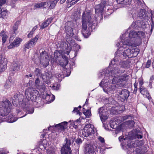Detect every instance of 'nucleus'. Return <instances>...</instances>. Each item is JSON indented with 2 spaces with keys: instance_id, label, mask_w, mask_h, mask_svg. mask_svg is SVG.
<instances>
[{
  "instance_id": "1",
  "label": "nucleus",
  "mask_w": 154,
  "mask_h": 154,
  "mask_svg": "<svg viewBox=\"0 0 154 154\" xmlns=\"http://www.w3.org/2000/svg\"><path fill=\"white\" fill-rule=\"evenodd\" d=\"M127 63H125V65L119 66L114 65L113 67L109 69L110 67L107 69H105L100 72L98 74L99 79L103 78L100 84V86L103 88V90L105 91V88L109 87V85L111 84L112 79L113 78L111 85L107 88L110 91L115 92L116 91L118 87H122L124 85L123 82L127 79L128 75L123 74L120 75L124 73L125 70V68L128 67Z\"/></svg>"
},
{
  "instance_id": "2",
  "label": "nucleus",
  "mask_w": 154,
  "mask_h": 154,
  "mask_svg": "<svg viewBox=\"0 0 154 154\" xmlns=\"http://www.w3.org/2000/svg\"><path fill=\"white\" fill-rule=\"evenodd\" d=\"M121 41L118 42L116 45L118 47L120 46L118 50L116 53V56L110 63L109 66L113 67L114 65H116L118 66H119L125 65V63L128 64V67L125 68L127 69L129 68V65L127 61L123 60V59L127 58L134 57L137 56L140 50L137 48H134L132 47L137 46L140 44V41L138 43H134L128 40V39L123 38V36H120Z\"/></svg>"
},
{
  "instance_id": "3",
  "label": "nucleus",
  "mask_w": 154,
  "mask_h": 154,
  "mask_svg": "<svg viewBox=\"0 0 154 154\" xmlns=\"http://www.w3.org/2000/svg\"><path fill=\"white\" fill-rule=\"evenodd\" d=\"M104 5L101 4L96 5L95 7V15L92 14L90 12H84L82 15V33L85 38H88L91 32L94 30L97 26V15L103 18L104 12Z\"/></svg>"
},
{
  "instance_id": "4",
  "label": "nucleus",
  "mask_w": 154,
  "mask_h": 154,
  "mask_svg": "<svg viewBox=\"0 0 154 154\" xmlns=\"http://www.w3.org/2000/svg\"><path fill=\"white\" fill-rule=\"evenodd\" d=\"M123 38L128 39V40L134 43H138L139 41L141 43V38H144L145 35V33L142 31H139L137 32L134 30L131 31L130 32L128 31L122 35Z\"/></svg>"
},
{
  "instance_id": "5",
  "label": "nucleus",
  "mask_w": 154,
  "mask_h": 154,
  "mask_svg": "<svg viewBox=\"0 0 154 154\" xmlns=\"http://www.w3.org/2000/svg\"><path fill=\"white\" fill-rule=\"evenodd\" d=\"M25 96L28 100L36 102L39 99L38 92L32 88H29L25 91Z\"/></svg>"
},
{
  "instance_id": "6",
  "label": "nucleus",
  "mask_w": 154,
  "mask_h": 154,
  "mask_svg": "<svg viewBox=\"0 0 154 154\" xmlns=\"http://www.w3.org/2000/svg\"><path fill=\"white\" fill-rule=\"evenodd\" d=\"M40 63L44 67H46L49 64L51 56L45 51L42 52L40 54Z\"/></svg>"
},
{
  "instance_id": "7",
  "label": "nucleus",
  "mask_w": 154,
  "mask_h": 154,
  "mask_svg": "<svg viewBox=\"0 0 154 154\" xmlns=\"http://www.w3.org/2000/svg\"><path fill=\"white\" fill-rule=\"evenodd\" d=\"M94 127L93 125L88 124H86L84 127L83 131H82L83 136L85 137H88L89 135L94 133Z\"/></svg>"
},
{
  "instance_id": "8",
  "label": "nucleus",
  "mask_w": 154,
  "mask_h": 154,
  "mask_svg": "<svg viewBox=\"0 0 154 154\" xmlns=\"http://www.w3.org/2000/svg\"><path fill=\"white\" fill-rule=\"evenodd\" d=\"M65 141H66V143L61 148V154H71L72 150L70 147L71 144L70 140L66 138Z\"/></svg>"
},
{
  "instance_id": "9",
  "label": "nucleus",
  "mask_w": 154,
  "mask_h": 154,
  "mask_svg": "<svg viewBox=\"0 0 154 154\" xmlns=\"http://www.w3.org/2000/svg\"><path fill=\"white\" fill-rule=\"evenodd\" d=\"M39 35H36L35 37L31 39L24 45V49L26 50V49H29L34 46L36 42L38 40Z\"/></svg>"
},
{
  "instance_id": "10",
  "label": "nucleus",
  "mask_w": 154,
  "mask_h": 154,
  "mask_svg": "<svg viewBox=\"0 0 154 154\" xmlns=\"http://www.w3.org/2000/svg\"><path fill=\"white\" fill-rule=\"evenodd\" d=\"M98 112L102 122H104L107 119L108 113L105 107L103 106L99 108L98 110Z\"/></svg>"
},
{
  "instance_id": "11",
  "label": "nucleus",
  "mask_w": 154,
  "mask_h": 154,
  "mask_svg": "<svg viewBox=\"0 0 154 154\" xmlns=\"http://www.w3.org/2000/svg\"><path fill=\"white\" fill-rule=\"evenodd\" d=\"M7 60L5 58L4 54L0 55V73L7 68Z\"/></svg>"
},
{
  "instance_id": "12",
  "label": "nucleus",
  "mask_w": 154,
  "mask_h": 154,
  "mask_svg": "<svg viewBox=\"0 0 154 154\" xmlns=\"http://www.w3.org/2000/svg\"><path fill=\"white\" fill-rule=\"evenodd\" d=\"M97 148L94 145L86 144L85 147V154H96L94 150Z\"/></svg>"
},
{
  "instance_id": "13",
  "label": "nucleus",
  "mask_w": 154,
  "mask_h": 154,
  "mask_svg": "<svg viewBox=\"0 0 154 154\" xmlns=\"http://www.w3.org/2000/svg\"><path fill=\"white\" fill-rule=\"evenodd\" d=\"M145 11L144 9H141L139 13L136 11H135L134 13H131L130 16H131L132 18L133 19H136L137 17H142L144 18L145 16Z\"/></svg>"
},
{
  "instance_id": "14",
  "label": "nucleus",
  "mask_w": 154,
  "mask_h": 154,
  "mask_svg": "<svg viewBox=\"0 0 154 154\" xmlns=\"http://www.w3.org/2000/svg\"><path fill=\"white\" fill-rule=\"evenodd\" d=\"M22 67V63L19 61H14L12 64L11 70V71L13 72L14 74V72L19 70L20 68Z\"/></svg>"
},
{
  "instance_id": "15",
  "label": "nucleus",
  "mask_w": 154,
  "mask_h": 154,
  "mask_svg": "<svg viewBox=\"0 0 154 154\" xmlns=\"http://www.w3.org/2000/svg\"><path fill=\"white\" fill-rule=\"evenodd\" d=\"M72 24V22H68L65 26V29L66 32L67 34L70 36H72L74 35L73 32Z\"/></svg>"
},
{
  "instance_id": "16",
  "label": "nucleus",
  "mask_w": 154,
  "mask_h": 154,
  "mask_svg": "<svg viewBox=\"0 0 154 154\" xmlns=\"http://www.w3.org/2000/svg\"><path fill=\"white\" fill-rule=\"evenodd\" d=\"M23 96L21 94H16L12 97V103L14 105L17 106L19 102L22 100Z\"/></svg>"
},
{
  "instance_id": "17",
  "label": "nucleus",
  "mask_w": 154,
  "mask_h": 154,
  "mask_svg": "<svg viewBox=\"0 0 154 154\" xmlns=\"http://www.w3.org/2000/svg\"><path fill=\"white\" fill-rule=\"evenodd\" d=\"M119 95L121 98L123 100L127 99L129 96V92L126 89H123L122 90H119L118 91Z\"/></svg>"
},
{
  "instance_id": "18",
  "label": "nucleus",
  "mask_w": 154,
  "mask_h": 154,
  "mask_svg": "<svg viewBox=\"0 0 154 154\" xmlns=\"http://www.w3.org/2000/svg\"><path fill=\"white\" fill-rule=\"evenodd\" d=\"M68 122H63L58 124L56 125L55 127L61 131H63L67 128Z\"/></svg>"
},
{
  "instance_id": "19",
  "label": "nucleus",
  "mask_w": 154,
  "mask_h": 154,
  "mask_svg": "<svg viewBox=\"0 0 154 154\" xmlns=\"http://www.w3.org/2000/svg\"><path fill=\"white\" fill-rule=\"evenodd\" d=\"M139 89L140 92L144 97H147L149 100L151 99L149 93L146 88L144 87H141V88H139Z\"/></svg>"
},
{
  "instance_id": "20",
  "label": "nucleus",
  "mask_w": 154,
  "mask_h": 154,
  "mask_svg": "<svg viewBox=\"0 0 154 154\" xmlns=\"http://www.w3.org/2000/svg\"><path fill=\"white\" fill-rule=\"evenodd\" d=\"M41 76L43 81L47 84H48L49 82V80L50 79H51L52 76L51 73L48 72L45 73V74H42Z\"/></svg>"
},
{
  "instance_id": "21",
  "label": "nucleus",
  "mask_w": 154,
  "mask_h": 154,
  "mask_svg": "<svg viewBox=\"0 0 154 154\" xmlns=\"http://www.w3.org/2000/svg\"><path fill=\"white\" fill-rule=\"evenodd\" d=\"M8 34L7 32L4 31H2L0 33V38H1L2 40V42L3 44H4L8 38Z\"/></svg>"
},
{
  "instance_id": "22",
  "label": "nucleus",
  "mask_w": 154,
  "mask_h": 154,
  "mask_svg": "<svg viewBox=\"0 0 154 154\" xmlns=\"http://www.w3.org/2000/svg\"><path fill=\"white\" fill-rule=\"evenodd\" d=\"M46 93L45 95L44 94L43 98H45L46 100L49 102H51L54 100L55 99L54 96L52 94H48Z\"/></svg>"
},
{
  "instance_id": "23",
  "label": "nucleus",
  "mask_w": 154,
  "mask_h": 154,
  "mask_svg": "<svg viewBox=\"0 0 154 154\" xmlns=\"http://www.w3.org/2000/svg\"><path fill=\"white\" fill-rule=\"evenodd\" d=\"M14 84V82L12 80L11 78H9L6 81V83L5 85V88L8 89L11 87H13Z\"/></svg>"
},
{
  "instance_id": "24",
  "label": "nucleus",
  "mask_w": 154,
  "mask_h": 154,
  "mask_svg": "<svg viewBox=\"0 0 154 154\" xmlns=\"http://www.w3.org/2000/svg\"><path fill=\"white\" fill-rule=\"evenodd\" d=\"M127 145L129 148L132 147H136L138 146L137 143H136V140L134 142L130 140H128Z\"/></svg>"
},
{
  "instance_id": "25",
  "label": "nucleus",
  "mask_w": 154,
  "mask_h": 154,
  "mask_svg": "<svg viewBox=\"0 0 154 154\" xmlns=\"http://www.w3.org/2000/svg\"><path fill=\"white\" fill-rule=\"evenodd\" d=\"M22 40V38L17 37L15 39L13 43L16 47H17L19 46Z\"/></svg>"
},
{
  "instance_id": "26",
  "label": "nucleus",
  "mask_w": 154,
  "mask_h": 154,
  "mask_svg": "<svg viewBox=\"0 0 154 154\" xmlns=\"http://www.w3.org/2000/svg\"><path fill=\"white\" fill-rule=\"evenodd\" d=\"M53 20L51 18L48 19L46 21L43 23L41 25V28L43 29L47 26Z\"/></svg>"
},
{
  "instance_id": "27",
  "label": "nucleus",
  "mask_w": 154,
  "mask_h": 154,
  "mask_svg": "<svg viewBox=\"0 0 154 154\" xmlns=\"http://www.w3.org/2000/svg\"><path fill=\"white\" fill-rule=\"evenodd\" d=\"M41 92L42 94L44 95V92H45L46 90V88L45 85L42 82H41L39 85V88H37Z\"/></svg>"
},
{
  "instance_id": "28",
  "label": "nucleus",
  "mask_w": 154,
  "mask_h": 154,
  "mask_svg": "<svg viewBox=\"0 0 154 154\" xmlns=\"http://www.w3.org/2000/svg\"><path fill=\"white\" fill-rule=\"evenodd\" d=\"M17 119L14 117H13V115L11 114L8 116V119L6 120L7 122L9 123H12L16 121Z\"/></svg>"
},
{
  "instance_id": "29",
  "label": "nucleus",
  "mask_w": 154,
  "mask_h": 154,
  "mask_svg": "<svg viewBox=\"0 0 154 154\" xmlns=\"http://www.w3.org/2000/svg\"><path fill=\"white\" fill-rule=\"evenodd\" d=\"M55 76L56 78L58 80V81L59 82H60L62 79L64 77V75L62 72H60V73L58 72L56 74Z\"/></svg>"
},
{
  "instance_id": "30",
  "label": "nucleus",
  "mask_w": 154,
  "mask_h": 154,
  "mask_svg": "<svg viewBox=\"0 0 154 154\" xmlns=\"http://www.w3.org/2000/svg\"><path fill=\"white\" fill-rule=\"evenodd\" d=\"M2 11L0 12V17L4 18L7 14V10L5 8L2 9Z\"/></svg>"
},
{
  "instance_id": "31",
  "label": "nucleus",
  "mask_w": 154,
  "mask_h": 154,
  "mask_svg": "<svg viewBox=\"0 0 154 154\" xmlns=\"http://www.w3.org/2000/svg\"><path fill=\"white\" fill-rule=\"evenodd\" d=\"M58 0H56L54 1H49V6L50 9H53L55 7L56 4L58 2Z\"/></svg>"
},
{
  "instance_id": "32",
  "label": "nucleus",
  "mask_w": 154,
  "mask_h": 154,
  "mask_svg": "<svg viewBox=\"0 0 154 154\" xmlns=\"http://www.w3.org/2000/svg\"><path fill=\"white\" fill-rule=\"evenodd\" d=\"M127 137V136H121L119 137V141L120 142H122V143L121 144L122 145L124 146L125 145V142Z\"/></svg>"
},
{
  "instance_id": "33",
  "label": "nucleus",
  "mask_w": 154,
  "mask_h": 154,
  "mask_svg": "<svg viewBox=\"0 0 154 154\" xmlns=\"http://www.w3.org/2000/svg\"><path fill=\"white\" fill-rule=\"evenodd\" d=\"M47 151V154H55V148L54 147H50Z\"/></svg>"
},
{
  "instance_id": "34",
  "label": "nucleus",
  "mask_w": 154,
  "mask_h": 154,
  "mask_svg": "<svg viewBox=\"0 0 154 154\" xmlns=\"http://www.w3.org/2000/svg\"><path fill=\"white\" fill-rule=\"evenodd\" d=\"M67 45L66 43L63 41H61L59 42L58 44V46L60 48H63L66 45Z\"/></svg>"
},
{
  "instance_id": "35",
  "label": "nucleus",
  "mask_w": 154,
  "mask_h": 154,
  "mask_svg": "<svg viewBox=\"0 0 154 154\" xmlns=\"http://www.w3.org/2000/svg\"><path fill=\"white\" fill-rule=\"evenodd\" d=\"M20 23V21H17L15 24L14 25L13 27L14 32V33H16V31L17 29L18 28V25Z\"/></svg>"
},
{
  "instance_id": "36",
  "label": "nucleus",
  "mask_w": 154,
  "mask_h": 154,
  "mask_svg": "<svg viewBox=\"0 0 154 154\" xmlns=\"http://www.w3.org/2000/svg\"><path fill=\"white\" fill-rule=\"evenodd\" d=\"M54 54L55 58L57 59L61 57V52L58 51H56L54 52Z\"/></svg>"
},
{
  "instance_id": "37",
  "label": "nucleus",
  "mask_w": 154,
  "mask_h": 154,
  "mask_svg": "<svg viewBox=\"0 0 154 154\" xmlns=\"http://www.w3.org/2000/svg\"><path fill=\"white\" fill-rule=\"evenodd\" d=\"M68 61L67 59L65 58L64 60L63 61V62H60V65L62 67H65L67 64Z\"/></svg>"
},
{
  "instance_id": "38",
  "label": "nucleus",
  "mask_w": 154,
  "mask_h": 154,
  "mask_svg": "<svg viewBox=\"0 0 154 154\" xmlns=\"http://www.w3.org/2000/svg\"><path fill=\"white\" fill-rule=\"evenodd\" d=\"M83 113L86 117L88 118L91 115V111L89 110H87L85 111H84Z\"/></svg>"
},
{
  "instance_id": "39",
  "label": "nucleus",
  "mask_w": 154,
  "mask_h": 154,
  "mask_svg": "<svg viewBox=\"0 0 154 154\" xmlns=\"http://www.w3.org/2000/svg\"><path fill=\"white\" fill-rule=\"evenodd\" d=\"M126 123L130 128L134 126V121L132 120L128 121Z\"/></svg>"
},
{
  "instance_id": "40",
  "label": "nucleus",
  "mask_w": 154,
  "mask_h": 154,
  "mask_svg": "<svg viewBox=\"0 0 154 154\" xmlns=\"http://www.w3.org/2000/svg\"><path fill=\"white\" fill-rule=\"evenodd\" d=\"M41 141L46 148L49 145V143L46 140L44 139L42 140H41Z\"/></svg>"
},
{
  "instance_id": "41",
  "label": "nucleus",
  "mask_w": 154,
  "mask_h": 154,
  "mask_svg": "<svg viewBox=\"0 0 154 154\" xmlns=\"http://www.w3.org/2000/svg\"><path fill=\"white\" fill-rule=\"evenodd\" d=\"M40 80L38 78L37 79L35 80V85L37 88H39V85H40Z\"/></svg>"
},
{
  "instance_id": "42",
  "label": "nucleus",
  "mask_w": 154,
  "mask_h": 154,
  "mask_svg": "<svg viewBox=\"0 0 154 154\" xmlns=\"http://www.w3.org/2000/svg\"><path fill=\"white\" fill-rule=\"evenodd\" d=\"M41 150H42L43 149H46V147H45L43 144L41 142V141H40L38 143V147Z\"/></svg>"
},
{
  "instance_id": "43",
  "label": "nucleus",
  "mask_w": 154,
  "mask_h": 154,
  "mask_svg": "<svg viewBox=\"0 0 154 154\" xmlns=\"http://www.w3.org/2000/svg\"><path fill=\"white\" fill-rule=\"evenodd\" d=\"M42 7L47 8L49 6V1L47 2H42Z\"/></svg>"
},
{
  "instance_id": "44",
  "label": "nucleus",
  "mask_w": 154,
  "mask_h": 154,
  "mask_svg": "<svg viewBox=\"0 0 154 154\" xmlns=\"http://www.w3.org/2000/svg\"><path fill=\"white\" fill-rule=\"evenodd\" d=\"M34 72L35 74L36 75H40L41 73V70L37 68L35 69Z\"/></svg>"
},
{
  "instance_id": "45",
  "label": "nucleus",
  "mask_w": 154,
  "mask_h": 154,
  "mask_svg": "<svg viewBox=\"0 0 154 154\" xmlns=\"http://www.w3.org/2000/svg\"><path fill=\"white\" fill-rule=\"evenodd\" d=\"M136 143H137L138 146H140L144 144V142L143 140L139 141L138 140H136Z\"/></svg>"
},
{
  "instance_id": "46",
  "label": "nucleus",
  "mask_w": 154,
  "mask_h": 154,
  "mask_svg": "<svg viewBox=\"0 0 154 154\" xmlns=\"http://www.w3.org/2000/svg\"><path fill=\"white\" fill-rule=\"evenodd\" d=\"M34 111V109L33 108H32L30 109L29 108L28 109H27L26 113L28 114H32L33 112Z\"/></svg>"
},
{
  "instance_id": "47",
  "label": "nucleus",
  "mask_w": 154,
  "mask_h": 154,
  "mask_svg": "<svg viewBox=\"0 0 154 154\" xmlns=\"http://www.w3.org/2000/svg\"><path fill=\"white\" fill-rule=\"evenodd\" d=\"M42 7V2L40 3L36 4L34 5L35 9L37 8H39Z\"/></svg>"
},
{
  "instance_id": "48",
  "label": "nucleus",
  "mask_w": 154,
  "mask_h": 154,
  "mask_svg": "<svg viewBox=\"0 0 154 154\" xmlns=\"http://www.w3.org/2000/svg\"><path fill=\"white\" fill-rule=\"evenodd\" d=\"M14 47H15V46H14V45L13 42L11 43L9 45L7 46V48L8 49H11L14 48Z\"/></svg>"
},
{
  "instance_id": "49",
  "label": "nucleus",
  "mask_w": 154,
  "mask_h": 154,
  "mask_svg": "<svg viewBox=\"0 0 154 154\" xmlns=\"http://www.w3.org/2000/svg\"><path fill=\"white\" fill-rule=\"evenodd\" d=\"M151 63V60H148L146 63V67L147 68H149L150 66Z\"/></svg>"
},
{
  "instance_id": "50",
  "label": "nucleus",
  "mask_w": 154,
  "mask_h": 154,
  "mask_svg": "<svg viewBox=\"0 0 154 154\" xmlns=\"http://www.w3.org/2000/svg\"><path fill=\"white\" fill-rule=\"evenodd\" d=\"M106 2L107 0H101V3L100 4H101V5H103L105 7L106 4Z\"/></svg>"
},
{
  "instance_id": "51",
  "label": "nucleus",
  "mask_w": 154,
  "mask_h": 154,
  "mask_svg": "<svg viewBox=\"0 0 154 154\" xmlns=\"http://www.w3.org/2000/svg\"><path fill=\"white\" fill-rule=\"evenodd\" d=\"M124 4L126 5L130 4L131 3L132 0H124Z\"/></svg>"
},
{
  "instance_id": "52",
  "label": "nucleus",
  "mask_w": 154,
  "mask_h": 154,
  "mask_svg": "<svg viewBox=\"0 0 154 154\" xmlns=\"http://www.w3.org/2000/svg\"><path fill=\"white\" fill-rule=\"evenodd\" d=\"M112 10L110 9H109V8H108L107 10V11H106V12L107 13V14L109 15L111 14L112 12Z\"/></svg>"
},
{
  "instance_id": "53",
  "label": "nucleus",
  "mask_w": 154,
  "mask_h": 154,
  "mask_svg": "<svg viewBox=\"0 0 154 154\" xmlns=\"http://www.w3.org/2000/svg\"><path fill=\"white\" fill-rule=\"evenodd\" d=\"M99 140L102 143H104V138L100 137H99L98 138Z\"/></svg>"
},
{
  "instance_id": "54",
  "label": "nucleus",
  "mask_w": 154,
  "mask_h": 154,
  "mask_svg": "<svg viewBox=\"0 0 154 154\" xmlns=\"http://www.w3.org/2000/svg\"><path fill=\"white\" fill-rule=\"evenodd\" d=\"M6 0H0V6H2L6 2Z\"/></svg>"
},
{
  "instance_id": "55",
  "label": "nucleus",
  "mask_w": 154,
  "mask_h": 154,
  "mask_svg": "<svg viewBox=\"0 0 154 154\" xmlns=\"http://www.w3.org/2000/svg\"><path fill=\"white\" fill-rule=\"evenodd\" d=\"M34 32L31 31L28 35L27 37L29 38H30L32 37Z\"/></svg>"
},
{
  "instance_id": "56",
  "label": "nucleus",
  "mask_w": 154,
  "mask_h": 154,
  "mask_svg": "<svg viewBox=\"0 0 154 154\" xmlns=\"http://www.w3.org/2000/svg\"><path fill=\"white\" fill-rule=\"evenodd\" d=\"M75 142L77 143L80 144L82 143V140L80 138H78L76 140Z\"/></svg>"
},
{
  "instance_id": "57",
  "label": "nucleus",
  "mask_w": 154,
  "mask_h": 154,
  "mask_svg": "<svg viewBox=\"0 0 154 154\" xmlns=\"http://www.w3.org/2000/svg\"><path fill=\"white\" fill-rule=\"evenodd\" d=\"M124 0H117L116 2L119 4H124Z\"/></svg>"
},
{
  "instance_id": "58",
  "label": "nucleus",
  "mask_w": 154,
  "mask_h": 154,
  "mask_svg": "<svg viewBox=\"0 0 154 154\" xmlns=\"http://www.w3.org/2000/svg\"><path fill=\"white\" fill-rule=\"evenodd\" d=\"M137 84L138 83H137L135 82L134 84V91H137Z\"/></svg>"
},
{
  "instance_id": "59",
  "label": "nucleus",
  "mask_w": 154,
  "mask_h": 154,
  "mask_svg": "<svg viewBox=\"0 0 154 154\" xmlns=\"http://www.w3.org/2000/svg\"><path fill=\"white\" fill-rule=\"evenodd\" d=\"M143 82L142 80H140L139 82V85H140V88H141V87H143Z\"/></svg>"
},
{
  "instance_id": "60",
  "label": "nucleus",
  "mask_w": 154,
  "mask_h": 154,
  "mask_svg": "<svg viewBox=\"0 0 154 154\" xmlns=\"http://www.w3.org/2000/svg\"><path fill=\"white\" fill-rule=\"evenodd\" d=\"M73 111L75 112H77V114H79V110L78 108H75L74 109Z\"/></svg>"
},
{
  "instance_id": "61",
  "label": "nucleus",
  "mask_w": 154,
  "mask_h": 154,
  "mask_svg": "<svg viewBox=\"0 0 154 154\" xmlns=\"http://www.w3.org/2000/svg\"><path fill=\"white\" fill-rule=\"evenodd\" d=\"M79 0H73V2H72L70 5H73L76 3L78 1H79Z\"/></svg>"
},
{
  "instance_id": "62",
  "label": "nucleus",
  "mask_w": 154,
  "mask_h": 154,
  "mask_svg": "<svg viewBox=\"0 0 154 154\" xmlns=\"http://www.w3.org/2000/svg\"><path fill=\"white\" fill-rule=\"evenodd\" d=\"M131 116H124L123 118V120H125L127 119H128L129 117H130Z\"/></svg>"
},
{
  "instance_id": "63",
  "label": "nucleus",
  "mask_w": 154,
  "mask_h": 154,
  "mask_svg": "<svg viewBox=\"0 0 154 154\" xmlns=\"http://www.w3.org/2000/svg\"><path fill=\"white\" fill-rule=\"evenodd\" d=\"M38 27V26H34L32 29L31 31L34 32V31L36 30V29H37V28Z\"/></svg>"
},
{
  "instance_id": "64",
  "label": "nucleus",
  "mask_w": 154,
  "mask_h": 154,
  "mask_svg": "<svg viewBox=\"0 0 154 154\" xmlns=\"http://www.w3.org/2000/svg\"><path fill=\"white\" fill-rule=\"evenodd\" d=\"M154 79V76L152 75L151 76L150 79V81L151 82Z\"/></svg>"
}]
</instances>
